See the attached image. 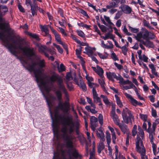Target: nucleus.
Listing matches in <instances>:
<instances>
[{"label":"nucleus","mask_w":159,"mask_h":159,"mask_svg":"<svg viewBox=\"0 0 159 159\" xmlns=\"http://www.w3.org/2000/svg\"><path fill=\"white\" fill-rule=\"evenodd\" d=\"M159 123V119L156 120L155 122H153L152 125V128L153 131H155L157 124Z\"/></svg>","instance_id":"ea45409f"},{"label":"nucleus","mask_w":159,"mask_h":159,"mask_svg":"<svg viewBox=\"0 0 159 159\" xmlns=\"http://www.w3.org/2000/svg\"><path fill=\"white\" fill-rule=\"evenodd\" d=\"M59 29L60 30L61 33L64 35L65 36H67V34L66 33L64 29L62 27H59Z\"/></svg>","instance_id":"680f3d73"},{"label":"nucleus","mask_w":159,"mask_h":159,"mask_svg":"<svg viewBox=\"0 0 159 159\" xmlns=\"http://www.w3.org/2000/svg\"><path fill=\"white\" fill-rule=\"evenodd\" d=\"M153 129L150 128L149 129L148 128L146 131L149 134V138L150 139V142L152 144V147L154 154L156 156V145L154 143V137L153 135H155V131H153Z\"/></svg>","instance_id":"9b49d317"},{"label":"nucleus","mask_w":159,"mask_h":159,"mask_svg":"<svg viewBox=\"0 0 159 159\" xmlns=\"http://www.w3.org/2000/svg\"><path fill=\"white\" fill-rule=\"evenodd\" d=\"M92 93L93 94V102L94 103H97L98 102V101L100 100V98L98 97V94L97 93L95 87L93 88Z\"/></svg>","instance_id":"2eb2a0df"},{"label":"nucleus","mask_w":159,"mask_h":159,"mask_svg":"<svg viewBox=\"0 0 159 159\" xmlns=\"http://www.w3.org/2000/svg\"><path fill=\"white\" fill-rule=\"evenodd\" d=\"M1 9H5V10L3 11V12L4 14H5L8 11V8L7 7V6L5 5H1Z\"/></svg>","instance_id":"774afa93"},{"label":"nucleus","mask_w":159,"mask_h":159,"mask_svg":"<svg viewBox=\"0 0 159 159\" xmlns=\"http://www.w3.org/2000/svg\"><path fill=\"white\" fill-rule=\"evenodd\" d=\"M99 28L102 31L103 33H105L107 31V29L106 27L104 25H102Z\"/></svg>","instance_id":"e2e57ef3"},{"label":"nucleus","mask_w":159,"mask_h":159,"mask_svg":"<svg viewBox=\"0 0 159 159\" xmlns=\"http://www.w3.org/2000/svg\"><path fill=\"white\" fill-rule=\"evenodd\" d=\"M53 45L57 48L59 53L62 54L63 52V49L59 45H57L55 43H53Z\"/></svg>","instance_id":"72a5a7b5"},{"label":"nucleus","mask_w":159,"mask_h":159,"mask_svg":"<svg viewBox=\"0 0 159 159\" xmlns=\"http://www.w3.org/2000/svg\"><path fill=\"white\" fill-rule=\"evenodd\" d=\"M76 32L78 35L82 38H84L85 37V34L81 30H77Z\"/></svg>","instance_id":"37998d69"},{"label":"nucleus","mask_w":159,"mask_h":159,"mask_svg":"<svg viewBox=\"0 0 159 159\" xmlns=\"http://www.w3.org/2000/svg\"><path fill=\"white\" fill-rule=\"evenodd\" d=\"M70 37L72 39L75 40L77 43H80V40L76 38V36L75 35L71 34H70Z\"/></svg>","instance_id":"864d4df0"},{"label":"nucleus","mask_w":159,"mask_h":159,"mask_svg":"<svg viewBox=\"0 0 159 159\" xmlns=\"http://www.w3.org/2000/svg\"><path fill=\"white\" fill-rule=\"evenodd\" d=\"M122 11L125 14H129L131 13L132 9L131 7L127 5H124L121 7Z\"/></svg>","instance_id":"dca6fc26"},{"label":"nucleus","mask_w":159,"mask_h":159,"mask_svg":"<svg viewBox=\"0 0 159 159\" xmlns=\"http://www.w3.org/2000/svg\"><path fill=\"white\" fill-rule=\"evenodd\" d=\"M131 104L134 106H136L138 103V101L133 98L130 100Z\"/></svg>","instance_id":"338daca9"},{"label":"nucleus","mask_w":159,"mask_h":159,"mask_svg":"<svg viewBox=\"0 0 159 159\" xmlns=\"http://www.w3.org/2000/svg\"><path fill=\"white\" fill-rule=\"evenodd\" d=\"M59 117L61 119V121L63 125L62 128L61 129V132L63 133L62 131V129L63 127H66L67 130V134L69 135V134H71L75 130V125L74 124V122L73 120V118L71 116H63L62 117L61 116H59ZM71 137V140L72 138Z\"/></svg>","instance_id":"20e7f679"},{"label":"nucleus","mask_w":159,"mask_h":159,"mask_svg":"<svg viewBox=\"0 0 159 159\" xmlns=\"http://www.w3.org/2000/svg\"><path fill=\"white\" fill-rule=\"evenodd\" d=\"M116 106L115 104H111V110L110 112V114L116 113Z\"/></svg>","instance_id":"3c124183"},{"label":"nucleus","mask_w":159,"mask_h":159,"mask_svg":"<svg viewBox=\"0 0 159 159\" xmlns=\"http://www.w3.org/2000/svg\"><path fill=\"white\" fill-rule=\"evenodd\" d=\"M104 18L106 20V21L110 25H112L113 26H114V25L111 22V20L110 19V18L108 17H107L106 16L104 15Z\"/></svg>","instance_id":"8fccbe9b"},{"label":"nucleus","mask_w":159,"mask_h":159,"mask_svg":"<svg viewBox=\"0 0 159 159\" xmlns=\"http://www.w3.org/2000/svg\"><path fill=\"white\" fill-rule=\"evenodd\" d=\"M77 56V57L81 61V66H82L84 70H85L86 69H85V66H84V64L85 63V61L84 60L83 57L80 56V55H78V56Z\"/></svg>","instance_id":"2f4dec72"},{"label":"nucleus","mask_w":159,"mask_h":159,"mask_svg":"<svg viewBox=\"0 0 159 159\" xmlns=\"http://www.w3.org/2000/svg\"><path fill=\"white\" fill-rule=\"evenodd\" d=\"M101 78L102 80L99 79H98V81L99 83L100 84L101 87L102 88L105 86V84L104 81V77Z\"/></svg>","instance_id":"a19ab883"},{"label":"nucleus","mask_w":159,"mask_h":159,"mask_svg":"<svg viewBox=\"0 0 159 159\" xmlns=\"http://www.w3.org/2000/svg\"><path fill=\"white\" fill-rule=\"evenodd\" d=\"M85 50L86 52H84V53H86L89 56L93 55V52L92 50V48L90 47H86L85 48Z\"/></svg>","instance_id":"4be33fe9"},{"label":"nucleus","mask_w":159,"mask_h":159,"mask_svg":"<svg viewBox=\"0 0 159 159\" xmlns=\"http://www.w3.org/2000/svg\"><path fill=\"white\" fill-rule=\"evenodd\" d=\"M18 7L20 11L22 12H25V10L24 8L21 5L20 2H18Z\"/></svg>","instance_id":"de8ad7c7"},{"label":"nucleus","mask_w":159,"mask_h":159,"mask_svg":"<svg viewBox=\"0 0 159 159\" xmlns=\"http://www.w3.org/2000/svg\"><path fill=\"white\" fill-rule=\"evenodd\" d=\"M148 48H153L154 47V45L152 42L150 40L148 39L146 40V43L145 45Z\"/></svg>","instance_id":"b1692460"},{"label":"nucleus","mask_w":159,"mask_h":159,"mask_svg":"<svg viewBox=\"0 0 159 159\" xmlns=\"http://www.w3.org/2000/svg\"><path fill=\"white\" fill-rule=\"evenodd\" d=\"M55 93L57 99L59 101L58 104V107L62 110L64 113H66L68 112L70 107V105L68 102H65L63 103L61 102L62 99V93L60 90L57 91Z\"/></svg>","instance_id":"6e6552de"},{"label":"nucleus","mask_w":159,"mask_h":159,"mask_svg":"<svg viewBox=\"0 0 159 159\" xmlns=\"http://www.w3.org/2000/svg\"><path fill=\"white\" fill-rule=\"evenodd\" d=\"M50 30L53 34L55 36V39L59 43V44H61L62 41L61 40V38L60 37V35L58 32L52 27H50Z\"/></svg>","instance_id":"4468645a"},{"label":"nucleus","mask_w":159,"mask_h":159,"mask_svg":"<svg viewBox=\"0 0 159 159\" xmlns=\"http://www.w3.org/2000/svg\"><path fill=\"white\" fill-rule=\"evenodd\" d=\"M82 47L80 46L79 49H76L75 50L76 54L77 56L80 55L82 50Z\"/></svg>","instance_id":"6e6d98bb"},{"label":"nucleus","mask_w":159,"mask_h":159,"mask_svg":"<svg viewBox=\"0 0 159 159\" xmlns=\"http://www.w3.org/2000/svg\"><path fill=\"white\" fill-rule=\"evenodd\" d=\"M139 116L141 119L144 122H145L147 121L148 116L147 115L140 114Z\"/></svg>","instance_id":"a18cd8bd"},{"label":"nucleus","mask_w":159,"mask_h":159,"mask_svg":"<svg viewBox=\"0 0 159 159\" xmlns=\"http://www.w3.org/2000/svg\"><path fill=\"white\" fill-rule=\"evenodd\" d=\"M136 151L140 154L141 159H148L146 155V150L143 142L140 136L137 135L135 142Z\"/></svg>","instance_id":"423d86ee"},{"label":"nucleus","mask_w":159,"mask_h":159,"mask_svg":"<svg viewBox=\"0 0 159 159\" xmlns=\"http://www.w3.org/2000/svg\"><path fill=\"white\" fill-rule=\"evenodd\" d=\"M80 85H79L80 87L82 89L83 91L85 92L87 91V89L86 85L84 82H83L82 80V77L80 76Z\"/></svg>","instance_id":"6ab92c4d"},{"label":"nucleus","mask_w":159,"mask_h":159,"mask_svg":"<svg viewBox=\"0 0 159 159\" xmlns=\"http://www.w3.org/2000/svg\"><path fill=\"white\" fill-rule=\"evenodd\" d=\"M60 44L64 48L66 51L67 53V54H68V48L67 45L66 44L63 43L62 42V43L61 44Z\"/></svg>","instance_id":"5fc2aeb1"},{"label":"nucleus","mask_w":159,"mask_h":159,"mask_svg":"<svg viewBox=\"0 0 159 159\" xmlns=\"http://www.w3.org/2000/svg\"><path fill=\"white\" fill-rule=\"evenodd\" d=\"M87 2L88 5L90 7H91L93 9L94 11H96L97 12H98V10L96 9V6H95L93 5L92 4H91V3H90L89 2Z\"/></svg>","instance_id":"69168bd1"},{"label":"nucleus","mask_w":159,"mask_h":159,"mask_svg":"<svg viewBox=\"0 0 159 159\" xmlns=\"http://www.w3.org/2000/svg\"><path fill=\"white\" fill-rule=\"evenodd\" d=\"M120 48L122 49V51L123 54L126 55L127 54V52L128 51V49L125 46H123Z\"/></svg>","instance_id":"49530a36"},{"label":"nucleus","mask_w":159,"mask_h":159,"mask_svg":"<svg viewBox=\"0 0 159 159\" xmlns=\"http://www.w3.org/2000/svg\"><path fill=\"white\" fill-rule=\"evenodd\" d=\"M93 28L95 31L97 32L99 35H101V33L100 30L98 29L97 26L96 25H93Z\"/></svg>","instance_id":"13d9d810"},{"label":"nucleus","mask_w":159,"mask_h":159,"mask_svg":"<svg viewBox=\"0 0 159 159\" xmlns=\"http://www.w3.org/2000/svg\"><path fill=\"white\" fill-rule=\"evenodd\" d=\"M129 30H130L131 32L133 33H138L139 30V29L134 28L130 26H129Z\"/></svg>","instance_id":"4c0bfd02"},{"label":"nucleus","mask_w":159,"mask_h":159,"mask_svg":"<svg viewBox=\"0 0 159 159\" xmlns=\"http://www.w3.org/2000/svg\"><path fill=\"white\" fill-rule=\"evenodd\" d=\"M99 130L100 131L101 133H98V131H97L96 133L98 137L101 138L102 140L104 141L105 140L104 134L102 131Z\"/></svg>","instance_id":"393cba45"},{"label":"nucleus","mask_w":159,"mask_h":159,"mask_svg":"<svg viewBox=\"0 0 159 159\" xmlns=\"http://www.w3.org/2000/svg\"><path fill=\"white\" fill-rule=\"evenodd\" d=\"M80 125V124L79 123L78 121L76 122L75 125V132L77 134H79V129Z\"/></svg>","instance_id":"f704fd0d"},{"label":"nucleus","mask_w":159,"mask_h":159,"mask_svg":"<svg viewBox=\"0 0 159 159\" xmlns=\"http://www.w3.org/2000/svg\"><path fill=\"white\" fill-rule=\"evenodd\" d=\"M110 116L112 119H113L114 123L116 125H119L120 120L119 119V117L116 113L110 114Z\"/></svg>","instance_id":"f3484780"},{"label":"nucleus","mask_w":159,"mask_h":159,"mask_svg":"<svg viewBox=\"0 0 159 159\" xmlns=\"http://www.w3.org/2000/svg\"><path fill=\"white\" fill-rule=\"evenodd\" d=\"M34 63H33L32 65H30L28 63V64L25 65L24 66L25 68L30 72L33 71L34 75V76L36 80L39 78L43 74L42 72L40 69H34Z\"/></svg>","instance_id":"1a4fd4ad"},{"label":"nucleus","mask_w":159,"mask_h":159,"mask_svg":"<svg viewBox=\"0 0 159 159\" xmlns=\"http://www.w3.org/2000/svg\"><path fill=\"white\" fill-rule=\"evenodd\" d=\"M36 81L38 83H39L38 86L40 89L43 96L45 98L46 101L50 110L51 117L52 121V126L54 134L58 136L59 127L57 117L58 115L57 113H55V117H53L52 116V113L51 111V107L52 106L51 101L50 98L47 97L43 90L45 91L46 92L48 93L50 91V89L46 84L44 79L42 77V76L38 79V80H36Z\"/></svg>","instance_id":"f257e3e1"},{"label":"nucleus","mask_w":159,"mask_h":159,"mask_svg":"<svg viewBox=\"0 0 159 159\" xmlns=\"http://www.w3.org/2000/svg\"><path fill=\"white\" fill-rule=\"evenodd\" d=\"M5 43L7 44V48L9 50L10 52L13 55L17 57V58L20 61L21 63L22 64L23 66L25 65L28 64L27 61L24 59L23 57H18L17 55V52L16 50L15 49L17 48V47L13 45L12 44L10 43L9 41L7 39H4V41H3Z\"/></svg>","instance_id":"0eeeda50"},{"label":"nucleus","mask_w":159,"mask_h":159,"mask_svg":"<svg viewBox=\"0 0 159 159\" xmlns=\"http://www.w3.org/2000/svg\"><path fill=\"white\" fill-rule=\"evenodd\" d=\"M97 67L98 69V70L96 72L101 78H103L104 76L103 74L104 71L102 68L100 67L98 65L97 66Z\"/></svg>","instance_id":"aec40b11"},{"label":"nucleus","mask_w":159,"mask_h":159,"mask_svg":"<svg viewBox=\"0 0 159 159\" xmlns=\"http://www.w3.org/2000/svg\"><path fill=\"white\" fill-rule=\"evenodd\" d=\"M91 128L94 131L97 127L96 123L98 122V119L94 116H92L90 119Z\"/></svg>","instance_id":"ddd939ff"},{"label":"nucleus","mask_w":159,"mask_h":159,"mask_svg":"<svg viewBox=\"0 0 159 159\" xmlns=\"http://www.w3.org/2000/svg\"><path fill=\"white\" fill-rule=\"evenodd\" d=\"M66 84L67 87L69 89V91H70L73 89L74 87L71 82H70L69 83H67Z\"/></svg>","instance_id":"09e8293b"},{"label":"nucleus","mask_w":159,"mask_h":159,"mask_svg":"<svg viewBox=\"0 0 159 159\" xmlns=\"http://www.w3.org/2000/svg\"><path fill=\"white\" fill-rule=\"evenodd\" d=\"M98 120L100 125H102L103 124V117L101 114H99L98 117Z\"/></svg>","instance_id":"e433bc0d"},{"label":"nucleus","mask_w":159,"mask_h":159,"mask_svg":"<svg viewBox=\"0 0 159 159\" xmlns=\"http://www.w3.org/2000/svg\"><path fill=\"white\" fill-rule=\"evenodd\" d=\"M98 54L100 57L102 59H107L108 57V54L106 53L104 55H103L102 53L100 52L98 53Z\"/></svg>","instance_id":"c03bdc74"},{"label":"nucleus","mask_w":159,"mask_h":159,"mask_svg":"<svg viewBox=\"0 0 159 159\" xmlns=\"http://www.w3.org/2000/svg\"><path fill=\"white\" fill-rule=\"evenodd\" d=\"M144 33L143 34V38L146 40L149 39L148 36H149V32L146 29L144 30Z\"/></svg>","instance_id":"cd10ccee"},{"label":"nucleus","mask_w":159,"mask_h":159,"mask_svg":"<svg viewBox=\"0 0 159 159\" xmlns=\"http://www.w3.org/2000/svg\"><path fill=\"white\" fill-rule=\"evenodd\" d=\"M62 131L63 132L62 138L66 141V147L67 148L70 149L69 150V153L71 154L72 157L75 159L81 158L82 156L79 153L78 150L74 147L70 136L66 134L67 132L66 128L63 127L62 129Z\"/></svg>","instance_id":"f03ea898"},{"label":"nucleus","mask_w":159,"mask_h":159,"mask_svg":"<svg viewBox=\"0 0 159 159\" xmlns=\"http://www.w3.org/2000/svg\"><path fill=\"white\" fill-rule=\"evenodd\" d=\"M123 119L126 124H128L129 122L132 123L131 118H134V116L132 114L131 111L127 108L123 109L122 112Z\"/></svg>","instance_id":"9d476101"},{"label":"nucleus","mask_w":159,"mask_h":159,"mask_svg":"<svg viewBox=\"0 0 159 159\" xmlns=\"http://www.w3.org/2000/svg\"><path fill=\"white\" fill-rule=\"evenodd\" d=\"M100 97L103 98V101L105 104L107 105L109 104L110 102L107 97L103 95H101Z\"/></svg>","instance_id":"7c9ffc66"},{"label":"nucleus","mask_w":159,"mask_h":159,"mask_svg":"<svg viewBox=\"0 0 159 159\" xmlns=\"http://www.w3.org/2000/svg\"><path fill=\"white\" fill-rule=\"evenodd\" d=\"M148 66L151 69V71L152 73L155 76H157V72L156 71V69L154 67V65L152 64H149Z\"/></svg>","instance_id":"5701e85b"},{"label":"nucleus","mask_w":159,"mask_h":159,"mask_svg":"<svg viewBox=\"0 0 159 159\" xmlns=\"http://www.w3.org/2000/svg\"><path fill=\"white\" fill-rule=\"evenodd\" d=\"M47 80L51 83H54L57 81L59 89L61 90L66 96L68 95V92L63 84V79L58 74L53 72L51 76Z\"/></svg>","instance_id":"39448f33"},{"label":"nucleus","mask_w":159,"mask_h":159,"mask_svg":"<svg viewBox=\"0 0 159 159\" xmlns=\"http://www.w3.org/2000/svg\"><path fill=\"white\" fill-rule=\"evenodd\" d=\"M106 74L107 77L110 80L113 81H114V78L116 79V78L117 76L114 72H106Z\"/></svg>","instance_id":"a211bd4d"},{"label":"nucleus","mask_w":159,"mask_h":159,"mask_svg":"<svg viewBox=\"0 0 159 159\" xmlns=\"http://www.w3.org/2000/svg\"><path fill=\"white\" fill-rule=\"evenodd\" d=\"M138 130L139 131V133L141 135V137L142 139H143V138L144 137V132L141 127L139 125L138 126Z\"/></svg>","instance_id":"c9c22d12"},{"label":"nucleus","mask_w":159,"mask_h":159,"mask_svg":"<svg viewBox=\"0 0 159 159\" xmlns=\"http://www.w3.org/2000/svg\"><path fill=\"white\" fill-rule=\"evenodd\" d=\"M57 68L58 69V70L59 72H62L63 71H64L65 70V67L62 63H61L60 64V68H59V65L58 63V62H57Z\"/></svg>","instance_id":"c756f323"},{"label":"nucleus","mask_w":159,"mask_h":159,"mask_svg":"<svg viewBox=\"0 0 159 159\" xmlns=\"http://www.w3.org/2000/svg\"><path fill=\"white\" fill-rule=\"evenodd\" d=\"M115 97L116 99L117 104L120 107H121L123 106V104L119 97L116 94L115 95Z\"/></svg>","instance_id":"a878e982"},{"label":"nucleus","mask_w":159,"mask_h":159,"mask_svg":"<svg viewBox=\"0 0 159 159\" xmlns=\"http://www.w3.org/2000/svg\"><path fill=\"white\" fill-rule=\"evenodd\" d=\"M156 36L154 34L151 32H149V36H148V39L149 40L153 39L155 38Z\"/></svg>","instance_id":"052dcab7"},{"label":"nucleus","mask_w":159,"mask_h":159,"mask_svg":"<svg viewBox=\"0 0 159 159\" xmlns=\"http://www.w3.org/2000/svg\"><path fill=\"white\" fill-rule=\"evenodd\" d=\"M105 146L103 142H101L100 143L98 147V152L99 154L101 153L102 150L104 148Z\"/></svg>","instance_id":"bb28decb"},{"label":"nucleus","mask_w":159,"mask_h":159,"mask_svg":"<svg viewBox=\"0 0 159 159\" xmlns=\"http://www.w3.org/2000/svg\"><path fill=\"white\" fill-rule=\"evenodd\" d=\"M9 31L8 32L7 35V38H9L11 41L17 45L18 48L21 50L24 53L25 55L29 57H32L35 56V53L34 48L25 47H22L20 42L22 41L19 39H17L18 42L14 39V36H12Z\"/></svg>","instance_id":"7ed1b4c3"},{"label":"nucleus","mask_w":159,"mask_h":159,"mask_svg":"<svg viewBox=\"0 0 159 159\" xmlns=\"http://www.w3.org/2000/svg\"><path fill=\"white\" fill-rule=\"evenodd\" d=\"M31 7L30 10L33 16H34L35 13H36V8L34 5H32L30 6Z\"/></svg>","instance_id":"79ce46f5"},{"label":"nucleus","mask_w":159,"mask_h":159,"mask_svg":"<svg viewBox=\"0 0 159 159\" xmlns=\"http://www.w3.org/2000/svg\"><path fill=\"white\" fill-rule=\"evenodd\" d=\"M3 15L2 12L0 10V28L2 30L4 29L6 31H9L11 29L9 24L6 23L5 18L2 17Z\"/></svg>","instance_id":"f8f14e48"},{"label":"nucleus","mask_w":159,"mask_h":159,"mask_svg":"<svg viewBox=\"0 0 159 159\" xmlns=\"http://www.w3.org/2000/svg\"><path fill=\"white\" fill-rule=\"evenodd\" d=\"M118 125L119 126L122 132L124 134L126 132L128 128V126L126 125L120 123L119 125Z\"/></svg>","instance_id":"412c9836"},{"label":"nucleus","mask_w":159,"mask_h":159,"mask_svg":"<svg viewBox=\"0 0 159 159\" xmlns=\"http://www.w3.org/2000/svg\"><path fill=\"white\" fill-rule=\"evenodd\" d=\"M112 52L111 54V57L113 59V60L115 61L116 60H118V58L116 56V54L115 53H114L113 51H112Z\"/></svg>","instance_id":"603ef678"},{"label":"nucleus","mask_w":159,"mask_h":159,"mask_svg":"<svg viewBox=\"0 0 159 159\" xmlns=\"http://www.w3.org/2000/svg\"><path fill=\"white\" fill-rule=\"evenodd\" d=\"M152 115L154 117L157 116V111L153 108H152Z\"/></svg>","instance_id":"0e129e2a"},{"label":"nucleus","mask_w":159,"mask_h":159,"mask_svg":"<svg viewBox=\"0 0 159 159\" xmlns=\"http://www.w3.org/2000/svg\"><path fill=\"white\" fill-rule=\"evenodd\" d=\"M137 126L135 125L134 126V127L132 130V135L133 136H134L137 133Z\"/></svg>","instance_id":"58836bf2"},{"label":"nucleus","mask_w":159,"mask_h":159,"mask_svg":"<svg viewBox=\"0 0 159 159\" xmlns=\"http://www.w3.org/2000/svg\"><path fill=\"white\" fill-rule=\"evenodd\" d=\"M148 58L145 55H143L142 56L141 59H139L141 60H143V61L145 62H148Z\"/></svg>","instance_id":"4d7b16f0"},{"label":"nucleus","mask_w":159,"mask_h":159,"mask_svg":"<svg viewBox=\"0 0 159 159\" xmlns=\"http://www.w3.org/2000/svg\"><path fill=\"white\" fill-rule=\"evenodd\" d=\"M28 35L33 38L35 39L38 41H39L40 40V39L39 38V36L36 34H32L30 32H28Z\"/></svg>","instance_id":"473e14b6"},{"label":"nucleus","mask_w":159,"mask_h":159,"mask_svg":"<svg viewBox=\"0 0 159 159\" xmlns=\"http://www.w3.org/2000/svg\"><path fill=\"white\" fill-rule=\"evenodd\" d=\"M143 35L142 34V32H140L139 33L137 34V37H136V39L138 41H139V40L142 38H143Z\"/></svg>","instance_id":"bf43d9fd"},{"label":"nucleus","mask_w":159,"mask_h":159,"mask_svg":"<svg viewBox=\"0 0 159 159\" xmlns=\"http://www.w3.org/2000/svg\"><path fill=\"white\" fill-rule=\"evenodd\" d=\"M40 68V69H42L45 67V61L44 59L40 60L37 64Z\"/></svg>","instance_id":"c85d7f7f"}]
</instances>
